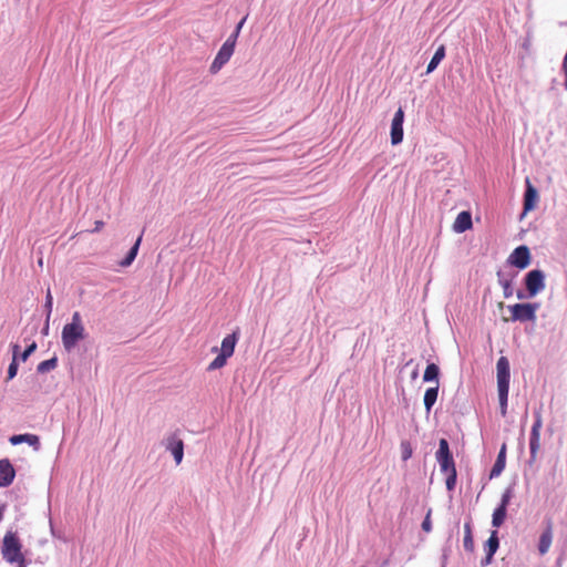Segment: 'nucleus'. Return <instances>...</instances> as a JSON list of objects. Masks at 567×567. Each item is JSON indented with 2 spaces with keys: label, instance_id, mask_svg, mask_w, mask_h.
<instances>
[{
  "label": "nucleus",
  "instance_id": "f257e3e1",
  "mask_svg": "<svg viewBox=\"0 0 567 567\" xmlns=\"http://www.w3.org/2000/svg\"><path fill=\"white\" fill-rule=\"evenodd\" d=\"M1 555L3 559L14 567H27L25 557L22 553V543L14 532H7L2 539Z\"/></svg>",
  "mask_w": 567,
  "mask_h": 567
},
{
  "label": "nucleus",
  "instance_id": "f03ea898",
  "mask_svg": "<svg viewBox=\"0 0 567 567\" xmlns=\"http://www.w3.org/2000/svg\"><path fill=\"white\" fill-rule=\"evenodd\" d=\"M85 328L82 322V317L79 311L72 315V320L66 323L62 329V344L65 350L71 351L79 341L85 339Z\"/></svg>",
  "mask_w": 567,
  "mask_h": 567
},
{
  "label": "nucleus",
  "instance_id": "7ed1b4c3",
  "mask_svg": "<svg viewBox=\"0 0 567 567\" xmlns=\"http://www.w3.org/2000/svg\"><path fill=\"white\" fill-rule=\"evenodd\" d=\"M238 341V333L233 332L227 334L219 349L218 355L207 367L208 371H215L226 365L227 360L234 354L236 343Z\"/></svg>",
  "mask_w": 567,
  "mask_h": 567
},
{
  "label": "nucleus",
  "instance_id": "20e7f679",
  "mask_svg": "<svg viewBox=\"0 0 567 567\" xmlns=\"http://www.w3.org/2000/svg\"><path fill=\"white\" fill-rule=\"evenodd\" d=\"M543 427V416L540 411L535 412V421L529 436V464H534L538 458L540 451V431Z\"/></svg>",
  "mask_w": 567,
  "mask_h": 567
},
{
  "label": "nucleus",
  "instance_id": "39448f33",
  "mask_svg": "<svg viewBox=\"0 0 567 567\" xmlns=\"http://www.w3.org/2000/svg\"><path fill=\"white\" fill-rule=\"evenodd\" d=\"M513 321H535L538 303H515L508 307Z\"/></svg>",
  "mask_w": 567,
  "mask_h": 567
},
{
  "label": "nucleus",
  "instance_id": "423d86ee",
  "mask_svg": "<svg viewBox=\"0 0 567 567\" xmlns=\"http://www.w3.org/2000/svg\"><path fill=\"white\" fill-rule=\"evenodd\" d=\"M235 45V38H228L224 42L210 65L212 73H217L229 61L234 54Z\"/></svg>",
  "mask_w": 567,
  "mask_h": 567
},
{
  "label": "nucleus",
  "instance_id": "0eeeda50",
  "mask_svg": "<svg viewBox=\"0 0 567 567\" xmlns=\"http://www.w3.org/2000/svg\"><path fill=\"white\" fill-rule=\"evenodd\" d=\"M436 461L440 464L443 473L455 471V463L453 455L450 451L449 442L445 439H441L439 443V450L436 452Z\"/></svg>",
  "mask_w": 567,
  "mask_h": 567
},
{
  "label": "nucleus",
  "instance_id": "6e6552de",
  "mask_svg": "<svg viewBox=\"0 0 567 567\" xmlns=\"http://www.w3.org/2000/svg\"><path fill=\"white\" fill-rule=\"evenodd\" d=\"M525 285L530 297L536 296L545 288V275L542 270H530L525 277Z\"/></svg>",
  "mask_w": 567,
  "mask_h": 567
},
{
  "label": "nucleus",
  "instance_id": "1a4fd4ad",
  "mask_svg": "<svg viewBox=\"0 0 567 567\" xmlns=\"http://www.w3.org/2000/svg\"><path fill=\"white\" fill-rule=\"evenodd\" d=\"M403 121H404V112L402 107L395 112L392 123H391V143L392 145H398L403 140Z\"/></svg>",
  "mask_w": 567,
  "mask_h": 567
},
{
  "label": "nucleus",
  "instance_id": "9d476101",
  "mask_svg": "<svg viewBox=\"0 0 567 567\" xmlns=\"http://www.w3.org/2000/svg\"><path fill=\"white\" fill-rule=\"evenodd\" d=\"M497 389H509V362L506 357H501L496 364Z\"/></svg>",
  "mask_w": 567,
  "mask_h": 567
},
{
  "label": "nucleus",
  "instance_id": "9b49d317",
  "mask_svg": "<svg viewBox=\"0 0 567 567\" xmlns=\"http://www.w3.org/2000/svg\"><path fill=\"white\" fill-rule=\"evenodd\" d=\"M508 260L513 266L519 269H525L530 264V252L528 247L519 246L515 248Z\"/></svg>",
  "mask_w": 567,
  "mask_h": 567
},
{
  "label": "nucleus",
  "instance_id": "f8f14e48",
  "mask_svg": "<svg viewBox=\"0 0 567 567\" xmlns=\"http://www.w3.org/2000/svg\"><path fill=\"white\" fill-rule=\"evenodd\" d=\"M166 449L172 452L176 464H181L184 456V443L176 434L167 437Z\"/></svg>",
  "mask_w": 567,
  "mask_h": 567
},
{
  "label": "nucleus",
  "instance_id": "ddd939ff",
  "mask_svg": "<svg viewBox=\"0 0 567 567\" xmlns=\"http://www.w3.org/2000/svg\"><path fill=\"white\" fill-rule=\"evenodd\" d=\"M551 543H553V523H551V520H548L546 528L543 530V533L539 536L538 546H537L539 555H542V556L546 555L551 546Z\"/></svg>",
  "mask_w": 567,
  "mask_h": 567
},
{
  "label": "nucleus",
  "instance_id": "4468645a",
  "mask_svg": "<svg viewBox=\"0 0 567 567\" xmlns=\"http://www.w3.org/2000/svg\"><path fill=\"white\" fill-rule=\"evenodd\" d=\"M509 501H511L509 493H505L502 496L499 506L493 513L492 524L494 527H499L504 523V520L506 518V511H507Z\"/></svg>",
  "mask_w": 567,
  "mask_h": 567
},
{
  "label": "nucleus",
  "instance_id": "2eb2a0df",
  "mask_svg": "<svg viewBox=\"0 0 567 567\" xmlns=\"http://www.w3.org/2000/svg\"><path fill=\"white\" fill-rule=\"evenodd\" d=\"M16 472L8 460H0V487L8 486L12 483Z\"/></svg>",
  "mask_w": 567,
  "mask_h": 567
},
{
  "label": "nucleus",
  "instance_id": "dca6fc26",
  "mask_svg": "<svg viewBox=\"0 0 567 567\" xmlns=\"http://www.w3.org/2000/svg\"><path fill=\"white\" fill-rule=\"evenodd\" d=\"M538 199L537 189L532 185L530 181L526 179V190L524 194V212L533 210Z\"/></svg>",
  "mask_w": 567,
  "mask_h": 567
},
{
  "label": "nucleus",
  "instance_id": "f3484780",
  "mask_svg": "<svg viewBox=\"0 0 567 567\" xmlns=\"http://www.w3.org/2000/svg\"><path fill=\"white\" fill-rule=\"evenodd\" d=\"M473 226V223H472V216H471V213L470 212H461L455 220H454V224H453V230L455 233H464L468 229H471Z\"/></svg>",
  "mask_w": 567,
  "mask_h": 567
},
{
  "label": "nucleus",
  "instance_id": "a211bd4d",
  "mask_svg": "<svg viewBox=\"0 0 567 567\" xmlns=\"http://www.w3.org/2000/svg\"><path fill=\"white\" fill-rule=\"evenodd\" d=\"M505 463H506V445L503 444L498 452L496 462L494 463V465L492 467L491 477H496V476L501 475V473L505 468Z\"/></svg>",
  "mask_w": 567,
  "mask_h": 567
},
{
  "label": "nucleus",
  "instance_id": "6ab92c4d",
  "mask_svg": "<svg viewBox=\"0 0 567 567\" xmlns=\"http://www.w3.org/2000/svg\"><path fill=\"white\" fill-rule=\"evenodd\" d=\"M23 442H25L34 447H38L40 444L39 436L34 435V434H19V435H13L10 437V443L13 445H17V444H20Z\"/></svg>",
  "mask_w": 567,
  "mask_h": 567
},
{
  "label": "nucleus",
  "instance_id": "aec40b11",
  "mask_svg": "<svg viewBox=\"0 0 567 567\" xmlns=\"http://www.w3.org/2000/svg\"><path fill=\"white\" fill-rule=\"evenodd\" d=\"M498 545H499V540H498V537H497V532H492L488 540L486 542V564L491 563L492 560V557L494 556V554L496 553L497 548H498Z\"/></svg>",
  "mask_w": 567,
  "mask_h": 567
},
{
  "label": "nucleus",
  "instance_id": "412c9836",
  "mask_svg": "<svg viewBox=\"0 0 567 567\" xmlns=\"http://www.w3.org/2000/svg\"><path fill=\"white\" fill-rule=\"evenodd\" d=\"M141 241H142V235L136 239L135 244L133 245V247L130 249V251L127 252L126 257L120 261V266L121 267H128L132 265V262L134 261L137 252H138V248H140V245H141Z\"/></svg>",
  "mask_w": 567,
  "mask_h": 567
},
{
  "label": "nucleus",
  "instance_id": "4be33fe9",
  "mask_svg": "<svg viewBox=\"0 0 567 567\" xmlns=\"http://www.w3.org/2000/svg\"><path fill=\"white\" fill-rule=\"evenodd\" d=\"M437 394H439V384H436L433 388H429L425 391V394H424V405H425V409H426L427 412L431 411L432 406L436 402Z\"/></svg>",
  "mask_w": 567,
  "mask_h": 567
},
{
  "label": "nucleus",
  "instance_id": "5701e85b",
  "mask_svg": "<svg viewBox=\"0 0 567 567\" xmlns=\"http://www.w3.org/2000/svg\"><path fill=\"white\" fill-rule=\"evenodd\" d=\"M445 56V48L444 45H441L434 53V55L432 56L430 63L427 64V69H426V73H431L433 72L437 65L440 64V62L444 59Z\"/></svg>",
  "mask_w": 567,
  "mask_h": 567
},
{
  "label": "nucleus",
  "instance_id": "b1692460",
  "mask_svg": "<svg viewBox=\"0 0 567 567\" xmlns=\"http://www.w3.org/2000/svg\"><path fill=\"white\" fill-rule=\"evenodd\" d=\"M440 369L435 363H430L426 365V369L423 374V381L424 382H431L436 381V384H439L437 378H439Z\"/></svg>",
  "mask_w": 567,
  "mask_h": 567
},
{
  "label": "nucleus",
  "instance_id": "393cba45",
  "mask_svg": "<svg viewBox=\"0 0 567 567\" xmlns=\"http://www.w3.org/2000/svg\"><path fill=\"white\" fill-rule=\"evenodd\" d=\"M463 546L466 551H474V540L472 536L471 523H465L464 525V539Z\"/></svg>",
  "mask_w": 567,
  "mask_h": 567
},
{
  "label": "nucleus",
  "instance_id": "a878e982",
  "mask_svg": "<svg viewBox=\"0 0 567 567\" xmlns=\"http://www.w3.org/2000/svg\"><path fill=\"white\" fill-rule=\"evenodd\" d=\"M56 364H58L56 358H51L49 360H44V361L40 362L37 370L40 373L49 372V371L55 369Z\"/></svg>",
  "mask_w": 567,
  "mask_h": 567
},
{
  "label": "nucleus",
  "instance_id": "bb28decb",
  "mask_svg": "<svg viewBox=\"0 0 567 567\" xmlns=\"http://www.w3.org/2000/svg\"><path fill=\"white\" fill-rule=\"evenodd\" d=\"M498 390V398H499V405H501V414L503 416L507 413V399H508V390L509 389H497Z\"/></svg>",
  "mask_w": 567,
  "mask_h": 567
},
{
  "label": "nucleus",
  "instance_id": "cd10ccee",
  "mask_svg": "<svg viewBox=\"0 0 567 567\" xmlns=\"http://www.w3.org/2000/svg\"><path fill=\"white\" fill-rule=\"evenodd\" d=\"M19 350V346L16 344L13 347V360L12 362L10 363L9 368H8V380H11L13 379L16 375H17V372H18V364L16 362V357H17V352Z\"/></svg>",
  "mask_w": 567,
  "mask_h": 567
},
{
  "label": "nucleus",
  "instance_id": "c85d7f7f",
  "mask_svg": "<svg viewBox=\"0 0 567 567\" xmlns=\"http://www.w3.org/2000/svg\"><path fill=\"white\" fill-rule=\"evenodd\" d=\"M445 474H446V481H445L446 488L449 491H452V489H454L455 484H456V476H457L456 470L446 472Z\"/></svg>",
  "mask_w": 567,
  "mask_h": 567
},
{
  "label": "nucleus",
  "instance_id": "c756f323",
  "mask_svg": "<svg viewBox=\"0 0 567 567\" xmlns=\"http://www.w3.org/2000/svg\"><path fill=\"white\" fill-rule=\"evenodd\" d=\"M401 447H402V458L404 461L409 460L412 456L411 444L409 442H402Z\"/></svg>",
  "mask_w": 567,
  "mask_h": 567
},
{
  "label": "nucleus",
  "instance_id": "7c9ffc66",
  "mask_svg": "<svg viewBox=\"0 0 567 567\" xmlns=\"http://www.w3.org/2000/svg\"><path fill=\"white\" fill-rule=\"evenodd\" d=\"M45 309H47V317L49 318L51 312H52V307H53V298H52V295H51V291L50 289H48L47 291V297H45V305H44Z\"/></svg>",
  "mask_w": 567,
  "mask_h": 567
},
{
  "label": "nucleus",
  "instance_id": "2f4dec72",
  "mask_svg": "<svg viewBox=\"0 0 567 567\" xmlns=\"http://www.w3.org/2000/svg\"><path fill=\"white\" fill-rule=\"evenodd\" d=\"M37 349V343L32 342L27 349L21 353V360L25 361Z\"/></svg>",
  "mask_w": 567,
  "mask_h": 567
},
{
  "label": "nucleus",
  "instance_id": "473e14b6",
  "mask_svg": "<svg viewBox=\"0 0 567 567\" xmlns=\"http://www.w3.org/2000/svg\"><path fill=\"white\" fill-rule=\"evenodd\" d=\"M502 286H503V290H504V297L509 298L513 295V289H512L511 282L506 280L502 284Z\"/></svg>",
  "mask_w": 567,
  "mask_h": 567
},
{
  "label": "nucleus",
  "instance_id": "72a5a7b5",
  "mask_svg": "<svg viewBox=\"0 0 567 567\" xmlns=\"http://www.w3.org/2000/svg\"><path fill=\"white\" fill-rule=\"evenodd\" d=\"M245 21H246V18L241 19L239 21V23L237 24L235 32L229 37V38H235V42L237 41L238 34H239Z\"/></svg>",
  "mask_w": 567,
  "mask_h": 567
},
{
  "label": "nucleus",
  "instance_id": "f704fd0d",
  "mask_svg": "<svg viewBox=\"0 0 567 567\" xmlns=\"http://www.w3.org/2000/svg\"><path fill=\"white\" fill-rule=\"evenodd\" d=\"M422 528H423L424 532H427V533L431 530L432 524H431V520H430V514H427V516L423 520Z\"/></svg>",
  "mask_w": 567,
  "mask_h": 567
},
{
  "label": "nucleus",
  "instance_id": "c9c22d12",
  "mask_svg": "<svg viewBox=\"0 0 567 567\" xmlns=\"http://www.w3.org/2000/svg\"><path fill=\"white\" fill-rule=\"evenodd\" d=\"M104 227V223L102 220H96L94 223V229L92 231L97 233Z\"/></svg>",
  "mask_w": 567,
  "mask_h": 567
},
{
  "label": "nucleus",
  "instance_id": "e433bc0d",
  "mask_svg": "<svg viewBox=\"0 0 567 567\" xmlns=\"http://www.w3.org/2000/svg\"><path fill=\"white\" fill-rule=\"evenodd\" d=\"M518 298H523V295L520 292L517 293Z\"/></svg>",
  "mask_w": 567,
  "mask_h": 567
}]
</instances>
